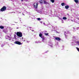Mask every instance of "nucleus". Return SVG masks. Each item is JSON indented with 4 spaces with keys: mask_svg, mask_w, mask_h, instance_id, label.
Wrapping results in <instances>:
<instances>
[{
    "mask_svg": "<svg viewBox=\"0 0 79 79\" xmlns=\"http://www.w3.org/2000/svg\"><path fill=\"white\" fill-rule=\"evenodd\" d=\"M16 35L18 37H21L23 36V34L21 32H17L16 33Z\"/></svg>",
    "mask_w": 79,
    "mask_h": 79,
    "instance_id": "f257e3e1",
    "label": "nucleus"
},
{
    "mask_svg": "<svg viewBox=\"0 0 79 79\" xmlns=\"http://www.w3.org/2000/svg\"><path fill=\"white\" fill-rule=\"evenodd\" d=\"M6 9V7L5 6H4L0 9L1 11H4Z\"/></svg>",
    "mask_w": 79,
    "mask_h": 79,
    "instance_id": "f03ea898",
    "label": "nucleus"
},
{
    "mask_svg": "<svg viewBox=\"0 0 79 79\" xmlns=\"http://www.w3.org/2000/svg\"><path fill=\"white\" fill-rule=\"evenodd\" d=\"M34 7L35 8H37V6H38V3H35L34 4Z\"/></svg>",
    "mask_w": 79,
    "mask_h": 79,
    "instance_id": "7ed1b4c3",
    "label": "nucleus"
},
{
    "mask_svg": "<svg viewBox=\"0 0 79 79\" xmlns=\"http://www.w3.org/2000/svg\"><path fill=\"white\" fill-rule=\"evenodd\" d=\"M14 43L15 44H18V45H21V43L18 41H15V43Z\"/></svg>",
    "mask_w": 79,
    "mask_h": 79,
    "instance_id": "20e7f679",
    "label": "nucleus"
},
{
    "mask_svg": "<svg viewBox=\"0 0 79 79\" xmlns=\"http://www.w3.org/2000/svg\"><path fill=\"white\" fill-rule=\"evenodd\" d=\"M3 31L5 33H6L8 32V30H7V29L5 28L3 30Z\"/></svg>",
    "mask_w": 79,
    "mask_h": 79,
    "instance_id": "39448f33",
    "label": "nucleus"
},
{
    "mask_svg": "<svg viewBox=\"0 0 79 79\" xmlns=\"http://www.w3.org/2000/svg\"><path fill=\"white\" fill-rule=\"evenodd\" d=\"M55 39L56 40H58L59 41L61 40V39L59 37H56L55 38Z\"/></svg>",
    "mask_w": 79,
    "mask_h": 79,
    "instance_id": "423d86ee",
    "label": "nucleus"
},
{
    "mask_svg": "<svg viewBox=\"0 0 79 79\" xmlns=\"http://www.w3.org/2000/svg\"><path fill=\"white\" fill-rule=\"evenodd\" d=\"M74 2L76 3H79V0H74Z\"/></svg>",
    "mask_w": 79,
    "mask_h": 79,
    "instance_id": "0eeeda50",
    "label": "nucleus"
},
{
    "mask_svg": "<svg viewBox=\"0 0 79 79\" xmlns=\"http://www.w3.org/2000/svg\"><path fill=\"white\" fill-rule=\"evenodd\" d=\"M0 28L1 29H4V27L2 26H0Z\"/></svg>",
    "mask_w": 79,
    "mask_h": 79,
    "instance_id": "6e6552de",
    "label": "nucleus"
},
{
    "mask_svg": "<svg viewBox=\"0 0 79 79\" xmlns=\"http://www.w3.org/2000/svg\"><path fill=\"white\" fill-rule=\"evenodd\" d=\"M39 2L40 3H43V1L42 0H40Z\"/></svg>",
    "mask_w": 79,
    "mask_h": 79,
    "instance_id": "1a4fd4ad",
    "label": "nucleus"
},
{
    "mask_svg": "<svg viewBox=\"0 0 79 79\" xmlns=\"http://www.w3.org/2000/svg\"><path fill=\"white\" fill-rule=\"evenodd\" d=\"M65 5V4H64V3L63 2L61 3V5L63 6L64 5Z\"/></svg>",
    "mask_w": 79,
    "mask_h": 79,
    "instance_id": "9d476101",
    "label": "nucleus"
},
{
    "mask_svg": "<svg viewBox=\"0 0 79 79\" xmlns=\"http://www.w3.org/2000/svg\"><path fill=\"white\" fill-rule=\"evenodd\" d=\"M65 8H66V9H68V8H69V6H65Z\"/></svg>",
    "mask_w": 79,
    "mask_h": 79,
    "instance_id": "9b49d317",
    "label": "nucleus"
},
{
    "mask_svg": "<svg viewBox=\"0 0 79 79\" xmlns=\"http://www.w3.org/2000/svg\"><path fill=\"white\" fill-rule=\"evenodd\" d=\"M41 37V38H42V39H43V40H45V37H44V36H42Z\"/></svg>",
    "mask_w": 79,
    "mask_h": 79,
    "instance_id": "f8f14e48",
    "label": "nucleus"
},
{
    "mask_svg": "<svg viewBox=\"0 0 79 79\" xmlns=\"http://www.w3.org/2000/svg\"><path fill=\"white\" fill-rule=\"evenodd\" d=\"M39 36L40 37H42L43 36L42 34V33H40Z\"/></svg>",
    "mask_w": 79,
    "mask_h": 79,
    "instance_id": "ddd939ff",
    "label": "nucleus"
},
{
    "mask_svg": "<svg viewBox=\"0 0 79 79\" xmlns=\"http://www.w3.org/2000/svg\"><path fill=\"white\" fill-rule=\"evenodd\" d=\"M50 2H52V3H54L55 2V0H51Z\"/></svg>",
    "mask_w": 79,
    "mask_h": 79,
    "instance_id": "4468645a",
    "label": "nucleus"
},
{
    "mask_svg": "<svg viewBox=\"0 0 79 79\" xmlns=\"http://www.w3.org/2000/svg\"><path fill=\"white\" fill-rule=\"evenodd\" d=\"M67 19L66 17H64L63 18V19L65 20V19Z\"/></svg>",
    "mask_w": 79,
    "mask_h": 79,
    "instance_id": "2eb2a0df",
    "label": "nucleus"
},
{
    "mask_svg": "<svg viewBox=\"0 0 79 79\" xmlns=\"http://www.w3.org/2000/svg\"><path fill=\"white\" fill-rule=\"evenodd\" d=\"M44 35H48V33H44Z\"/></svg>",
    "mask_w": 79,
    "mask_h": 79,
    "instance_id": "dca6fc26",
    "label": "nucleus"
},
{
    "mask_svg": "<svg viewBox=\"0 0 79 79\" xmlns=\"http://www.w3.org/2000/svg\"><path fill=\"white\" fill-rule=\"evenodd\" d=\"M37 19L39 21H40V20H41V19L40 18H37Z\"/></svg>",
    "mask_w": 79,
    "mask_h": 79,
    "instance_id": "f3484780",
    "label": "nucleus"
},
{
    "mask_svg": "<svg viewBox=\"0 0 79 79\" xmlns=\"http://www.w3.org/2000/svg\"><path fill=\"white\" fill-rule=\"evenodd\" d=\"M44 4H46V1H44Z\"/></svg>",
    "mask_w": 79,
    "mask_h": 79,
    "instance_id": "a211bd4d",
    "label": "nucleus"
},
{
    "mask_svg": "<svg viewBox=\"0 0 79 79\" xmlns=\"http://www.w3.org/2000/svg\"><path fill=\"white\" fill-rule=\"evenodd\" d=\"M31 31H32V32H34V30H31Z\"/></svg>",
    "mask_w": 79,
    "mask_h": 79,
    "instance_id": "6ab92c4d",
    "label": "nucleus"
},
{
    "mask_svg": "<svg viewBox=\"0 0 79 79\" xmlns=\"http://www.w3.org/2000/svg\"><path fill=\"white\" fill-rule=\"evenodd\" d=\"M44 32H47V31H44Z\"/></svg>",
    "mask_w": 79,
    "mask_h": 79,
    "instance_id": "aec40b11",
    "label": "nucleus"
},
{
    "mask_svg": "<svg viewBox=\"0 0 79 79\" xmlns=\"http://www.w3.org/2000/svg\"><path fill=\"white\" fill-rule=\"evenodd\" d=\"M56 33H59V32L57 31H56Z\"/></svg>",
    "mask_w": 79,
    "mask_h": 79,
    "instance_id": "412c9836",
    "label": "nucleus"
},
{
    "mask_svg": "<svg viewBox=\"0 0 79 79\" xmlns=\"http://www.w3.org/2000/svg\"><path fill=\"white\" fill-rule=\"evenodd\" d=\"M77 19H79V18H78V17L77 18Z\"/></svg>",
    "mask_w": 79,
    "mask_h": 79,
    "instance_id": "4be33fe9",
    "label": "nucleus"
},
{
    "mask_svg": "<svg viewBox=\"0 0 79 79\" xmlns=\"http://www.w3.org/2000/svg\"><path fill=\"white\" fill-rule=\"evenodd\" d=\"M3 46H4L3 45H1V47H3Z\"/></svg>",
    "mask_w": 79,
    "mask_h": 79,
    "instance_id": "5701e85b",
    "label": "nucleus"
},
{
    "mask_svg": "<svg viewBox=\"0 0 79 79\" xmlns=\"http://www.w3.org/2000/svg\"><path fill=\"white\" fill-rule=\"evenodd\" d=\"M22 2H23V0H21Z\"/></svg>",
    "mask_w": 79,
    "mask_h": 79,
    "instance_id": "b1692460",
    "label": "nucleus"
},
{
    "mask_svg": "<svg viewBox=\"0 0 79 79\" xmlns=\"http://www.w3.org/2000/svg\"><path fill=\"white\" fill-rule=\"evenodd\" d=\"M78 45H79V44Z\"/></svg>",
    "mask_w": 79,
    "mask_h": 79,
    "instance_id": "393cba45",
    "label": "nucleus"
}]
</instances>
